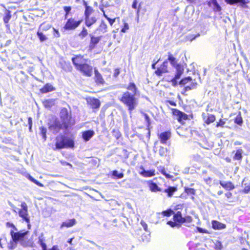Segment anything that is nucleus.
Listing matches in <instances>:
<instances>
[{"mask_svg": "<svg viewBox=\"0 0 250 250\" xmlns=\"http://www.w3.org/2000/svg\"><path fill=\"white\" fill-rule=\"evenodd\" d=\"M6 226L11 227L14 230H11L10 235L12 240L9 243H7V248L9 250L15 249L17 246L18 242H20V244L24 247H33L34 242L32 239H28L26 236L29 233L28 231H24L20 230L17 232H14V230L17 231L18 229L15 226L9 222L6 223Z\"/></svg>", "mask_w": 250, "mask_h": 250, "instance_id": "f257e3e1", "label": "nucleus"}, {"mask_svg": "<svg viewBox=\"0 0 250 250\" xmlns=\"http://www.w3.org/2000/svg\"><path fill=\"white\" fill-rule=\"evenodd\" d=\"M135 96V95L132 94L131 92L125 91L119 99L120 101L127 107L130 112H131L138 105V101Z\"/></svg>", "mask_w": 250, "mask_h": 250, "instance_id": "f03ea898", "label": "nucleus"}, {"mask_svg": "<svg viewBox=\"0 0 250 250\" xmlns=\"http://www.w3.org/2000/svg\"><path fill=\"white\" fill-rule=\"evenodd\" d=\"M74 141L70 138L60 135L56 137V148L62 149L64 147H72Z\"/></svg>", "mask_w": 250, "mask_h": 250, "instance_id": "7ed1b4c3", "label": "nucleus"}, {"mask_svg": "<svg viewBox=\"0 0 250 250\" xmlns=\"http://www.w3.org/2000/svg\"><path fill=\"white\" fill-rule=\"evenodd\" d=\"M61 118L65 127H67L71 125L70 120L71 117L68 115V112L66 108H62L60 112Z\"/></svg>", "mask_w": 250, "mask_h": 250, "instance_id": "20e7f679", "label": "nucleus"}, {"mask_svg": "<svg viewBox=\"0 0 250 250\" xmlns=\"http://www.w3.org/2000/svg\"><path fill=\"white\" fill-rule=\"evenodd\" d=\"M47 33V24L42 23L41 24L37 32V36L41 42H43L46 40V35Z\"/></svg>", "mask_w": 250, "mask_h": 250, "instance_id": "39448f33", "label": "nucleus"}, {"mask_svg": "<svg viewBox=\"0 0 250 250\" xmlns=\"http://www.w3.org/2000/svg\"><path fill=\"white\" fill-rule=\"evenodd\" d=\"M21 209L19 210V216L21 217L26 222L29 223V218L28 214V208L25 202H22L21 204Z\"/></svg>", "mask_w": 250, "mask_h": 250, "instance_id": "423d86ee", "label": "nucleus"}, {"mask_svg": "<svg viewBox=\"0 0 250 250\" xmlns=\"http://www.w3.org/2000/svg\"><path fill=\"white\" fill-rule=\"evenodd\" d=\"M81 21H76L73 19H69L67 20L64 28L67 30H73L77 28L81 23Z\"/></svg>", "mask_w": 250, "mask_h": 250, "instance_id": "0eeeda50", "label": "nucleus"}, {"mask_svg": "<svg viewBox=\"0 0 250 250\" xmlns=\"http://www.w3.org/2000/svg\"><path fill=\"white\" fill-rule=\"evenodd\" d=\"M92 67L89 64L85 63L77 70L80 71L83 75L87 77H90L92 75Z\"/></svg>", "mask_w": 250, "mask_h": 250, "instance_id": "6e6552de", "label": "nucleus"}, {"mask_svg": "<svg viewBox=\"0 0 250 250\" xmlns=\"http://www.w3.org/2000/svg\"><path fill=\"white\" fill-rule=\"evenodd\" d=\"M172 110L173 115L177 117V119L179 122L182 123L183 120H186L188 119V115L179 110L172 109Z\"/></svg>", "mask_w": 250, "mask_h": 250, "instance_id": "1a4fd4ad", "label": "nucleus"}, {"mask_svg": "<svg viewBox=\"0 0 250 250\" xmlns=\"http://www.w3.org/2000/svg\"><path fill=\"white\" fill-rule=\"evenodd\" d=\"M72 61L77 69L79 68V66L81 67L82 65L84 64L86 62V61L83 58V57L81 56H77L76 57L73 58L72 59Z\"/></svg>", "mask_w": 250, "mask_h": 250, "instance_id": "9d476101", "label": "nucleus"}, {"mask_svg": "<svg viewBox=\"0 0 250 250\" xmlns=\"http://www.w3.org/2000/svg\"><path fill=\"white\" fill-rule=\"evenodd\" d=\"M170 137L171 132L170 131H166L161 133L159 136L160 141L162 144H166V142L169 139Z\"/></svg>", "mask_w": 250, "mask_h": 250, "instance_id": "9b49d317", "label": "nucleus"}, {"mask_svg": "<svg viewBox=\"0 0 250 250\" xmlns=\"http://www.w3.org/2000/svg\"><path fill=\"white\" fill-rule=\"evenodd\" d=\"M87 102L92 108H98L100 106V102L97 99L89 98Z\"/></svg>", "mask_w": 250, "mask_h": 250, "instance_id": "f8f14e48", "label": "nucleus"}, {"mask_svg": "<svg viewBox=\"0 0 250 250\" xmlns=\"http://www.w3.org/2000/svg\"><path fill=\"white\" fill-rule=\"evenodd\" d=\"M209 7H212L213 11L215 12H219L221 10V6L218 4L216 0H210L208 3Z\"/></svg>", "mask_w": 250, "mask_h": 250, "instance_id": "ddd939ff", "label": "nucleus"}, {"mask_svg": "<svg viewBox=\"0 0 250 250\" xmlns=\"http://www.w3.org/2000/svg\"><path fill=\"white\" fill-rule=\"evenodd\" d=\"M95 133L94 131L91 130H88L85 131L83 132L82 136L83 138L86 142L89 141L94 135Z\"/></svg>", "mask_w": 250, "mask_h": 250, "instance_id": "4468645a", "label": "nucleus"}, {"mask_svg": "<svg viewBox=\"0 0 250 250\" xmlns=\"http://www.w3.org/2000/svg\"><path fill=\"white\" fill-rule=\"evenodd\" d=\"M225 1L230 5L240 3L242 7H245V4L248 2V0H225Z\"/></svg>", "mask_w": 250, "mask_h": 250, "instance_id": "2eb2a0df", "label": "nucleus"}, {"mask_svg": "<svg viewBox=\"0 0 250 250\" xmlns=\"http://www.w3.org/2000/svg\"><path fill=\"white\" fill-rule=\"evenodd\" d=\"M61 128V125L58 122H55L54 125H50L49 127V130L54 133L59 132Z\"/></svg>", "mask_w": 250, "mask_h": 250, "instance_id": "dca6fc26", "label": "nucleus"}, {"mask_svg": "<svg viewBox=\"0 0 250 250\" xmlns=\"http://www.w3.org/2000/svg\"><path fill=\"white\" fill-rule=\"evenodd\" d=\"M212 228L215 229H221L226 228V225L217 221H212Z\"/></svg>", "mask_w": 250, "mask_h": 250, "instance_id": "f3484780", "label": "nucleus"}, {"mask_svg": "<svg viewBox=\"0 0 250 250\" xmlns=\"http://www.w3.org/2000/svg\"><path fill=\"white\" fill-rule=\"evenodd\" d=\"M126 88L127 90L131 91V93L132 94H134L135 95H137L138 92V88L134 83H130L128 85L127 87H126Z\"/></svg>", "mask_w": 250, "mask_h": 250, "instance_id": "a211bd4d", "label": "nucleus"}, {"mask_svg": "<svg viewBox=\"0 0 250 250\" xmlns=\"http://www.w3.org/2000/svg\"><path fill=\"white\" fill-rule=\"evenodd\" d=\"M176 73L175 76V79H179L183 73L184 68L182 66L177 64L176 66Z\"/></svg>", "mask_w": 250, "mask_h": 250, "instance_id": "6ab92c4d", "label": "nucleus"}, {"mask_svg": "<svg viewBox=\"0 0 250 250\" xmlns=\"http://www.w3.org/2000/svg\"><path fill=\"white\" fill-rule=\"evenodd\" d=\"M76 223V221L75 219H72L70 220H68L65 222L62 223L61 225V228H62L63 227H65L67 228H69L73 226Z\"/></svg>", "mask_w": 250, "mask_h": 250, "instance_id": "aec40b11", "label": "nucleus"}, {"mask_svg": "<svg viewBox=\"0 0 250 250\" xmlns=\"http://www.w3.org/2000/svg\"><path fill=\"white\" fill-rule=\"evenodd\" d=\"M142 169L143 170L140 172V174L144 177H151L155 175L154 170H146L143 167Z\"/></svg>", "mask_w": 250, "mask_h": 250, "instance_id": "412c9836", "label": "nucleus"}, {"mask_svg": "<svg viewBox=\"0 0 250 250\" xmlns=\"http://www.w3.org/2000/svg\"><path fill=\"white\" fill-rule=\"evenodd\" d=\"M95 74L96 82L100 84H104V80L101 75L99 73V72L96 69H95Z\"/></svg>", "mask_w": 250, "mask_h": 250, "instance_id": "4be33fe9", "label": "nucleus"}, {"mask_svg": "<svg viewBox=\"0 0 250 250\" xmlns=\"http://www.w3.org/2000/svg\"><path fill=\"white\" fill-rule=\"evenodd\" d=\"M183 218L180 211H177L173 216L174 220L180 223H183Z\"/></svg>", "mask_w": 250, "mask_h": 250, "instance_id": "5701e85b", "label": "nucleus"}, {"mask_svg": "<svg viewBox=\"0 0 250 250\" xmlns=\"http://www.w3.org/2000/svg\"><path fill=\"white\" fill-rule=\"evenodd\" d=\"M11 18V15L10 14V11L9 10H7L5 13V15L3 18V21L5 24H6V26L7 27H9V25L8 24L9 20Z\"/></svg>", "mask_w": 250, "mask_h": 250, "instance_id": "b1692460", "label": "nucleus"}, {"mask_svg": "<svg viewBox=\"0 0 250 250\" xmlns=\"http://www.w3.org/2000/svg\"><path fill=\"white\" fill-rule=\"evenodd\" d=\"M150 190L152 192L161 191V188L158 187L156 184L151 182L149 185Z\"/></svg>", "mask_w": 250, "mask_h": 250, "instance_id": "393cba45", "label": "nucleus"}, {"mask_svg": "<svg viewBox=\"0 0 250 250\" xmlns=\"http://www.w3.org/2000/svg\"><path fill=\"white\" fill-rule=\"evenodd\" d=\"M177 190V188L173 187H169L165 189L164 192L167 194L169 197H171L173 193Z\"/></svg>", "mask_w": 250, "mask_h": 250, "instance_id": "a878e982", "label": "nucleus"}, {"mask_svg": "<svg viewBox=\"0 0 250 250\" xmlns=\"http://www.w3.org/2000/svg\"><path fill=\"white\" fill-rule=\"evenodd\" d=\"M38 243L42 247V250H47L46 240L44 238L42 237V236L39 237Z\"/></svg>", "mask_w": 250, "mask_h": 250, "instance_id": "bb28decb", "label": "nucleus"}, {"mask_svg": "<svg viewBox=\"0 0 250 250\" xmlns=\"http://www.w3.org/2000/svg\"><path fill=\"white\" fill-rule=\"evenodd\" d=\"M84 4L85 5V18H87L88 17H89V15L91 14V13L92 12V9L91 7L87 6L86 2L83 0Z\"/></svg>", "mask_w": 250, "mask_h": 250, "instance_id": "cd10ccee", "label": "nucleus"}, {"mask_svg": "<svg viewBox=\"0 0 250 250\" xmlns=\"http://www.w3.org/2000/svg\"><path fill=\"white\" fill-rule=\"evenodd\" d=\"M220 184L224 188L231 189L234 188V186L230 182H220Z\"/></svg>", "mask_w": 250, "mask_h": 250, "instance_id": "c85d7f7f", "label": "nucleus"}, {"mask_svg": "<svg viewBox=\"0 0 250 250\" xmlns=\"http://www.w3.org/2000/svg\"><path fill=\"white\" fill-rule=\"evenodd\" d=\"M96 19L95 17H88L85 18V24L87 26H91L92 24L95 23Z\"/></svg>", "mask_w": 250, "mask_h": 250, "instance_id": "c756f323", "label": "nucleus"}, {"mask_svg": "<svg viewBox=\"0 0 250 250\" xmlns=\"http://www.w3.org/2000/svg\"><path fill=\"white\" fill-rule=\"evenodd\" d=\"M243 152V151L241 149L237 150L235 154V155H234L233 158L235 160H241L242 157V154Z\"/></svg>", "mask_w": 250, "mask_h": 250, "instance_id": "7c9ffc66", "label": "nucleus"}, {"mask_svg": "<svg viewBox=\"0 0 250 250\" xmlns=\"http://www.w3.org/2000/svg\"><path fill=\"white\" fill-rule=\"evenodd\" d=\"M215 120V117L213 115L208 114L207 119L206 120L205 122L207 124H209L213 123Z\"/></svg>", "mask_w": 250, "mask_h": 250, "instance_id": "2f4dec72", "label": "nucleus"}, {"mask_svg": "<svg viewBox=\"0 0 250 250\" xmlns=\"http://www.w3.org/2000/svg\"><path fill=\"white\" fill-rule=\"evenodd\" d=\"M7 243V240L4 235L0 238V247L2 249L4 248V246Z\"/></svg>", "mask_w": 250, "mask_h": 250, "instance_id": "473e14b6", "label": "nucleus"}, {"mask_svg": "<svg viewBox=\"0 0 250 250\" xmlns=\"http://www.w3.org/2000/svg\"><path fill=\"white\" fill-rule=\"evenodd\" d=\"M167 152V148L163 146H160L159 149V154L161 156H164Z\"/></svg>", "mask_w": 250, "mask_h": 250, "instance_id": "72a5a7b5", "label": "nucleus"}, {"mask_svg": "<svg viewBox=\"0 0 250 250\" xmlns=\"http://www.w3.org/2000/svg\"><path fill=\"white\" fill-rule=\"evenodd\" d=\"M168 60L170 62L171 64L173 66H175L176 64V59L172 55V54L169 53Z\"/></svg>", "mask_w": 250, "mask_h": 250, "instance_id": "f704fd0d", "label": "nucleus"}, {"mask_svg": "<svg viewBox=\"0 0 250 250\" xmlns=\"http://www.w3.org/2000/svg\"><path fill=\"white\" fill-rule=\"evenodd\" d=\"M40 129L41 130V135L42 136V138L44 140V141H45L46 140V129L44 127H41L40 128Z\"/></svg>", "mask_w": 250, "mask_h": 250, "instance_id": "c9c22d12", "label": "nucleus"}, {"mask_svg": "<svg viewBox=\"0 0 250 250\" xmlns=\"http://www.w3.org/2000/svg\"><path fill=\"white\" fill-rule=\"evenodd\" d=\"M100 40V37H95L92 36L91 37V43L93 44V45H95L99 42Z\"/></svg>", "mask_w": 250, "mask_h": 250, "instance_id": "e433bc0d", "label": "nucleus"}, {"mask_svg": "<svg viewBox=\"0 0 250 250\" xmlns=\"http://www.w3.org/2000/svg\"><path fill=\"white\" fill-rule=\"evenodd\" d=\"M112 175L119 179L122 178L124 177V174L123 173H118V172L117 170L113 171Z\"/></svg>", "mask_w": 250, "mask_h": 250, "instance_id": "4c0bfd02", "label": "nucleus"}, {"mask_svg": "<svg viewBox=\"0 0 250 250\" xmlns=\"http://www.w3.org/2000/svg\"><path fill=\"white\" fill-rule=\"evenodd\" d=\"M191 80L192 79L190 77L185 78L181 80L180 82V84L184 85L186 84L188 82L191 81Z\"/></svg>", "mask_w": 250, "mask_h": 250, "instance_id": "58836bf2", "label": "nucleus"}, {"mask_svg": "<svg viewBox=\"0 0 250 250\" xmlns=\"http://www.w3.org/2000/svg\"><path fill=\"white\" fill-rule=\"evenodd\" d=\"M167 72V70L166 69V68H162L161 69L160 68H159L156 71L155 73L157 75H161L162 73H165Z\"/></svg>", "mask_w": 250, "mask_h": 250, "instance_id": "ea45409f", "label": "nucleus"}, {"mask_svg": "<svg viewBox=\"0 0 250 250\" xmlns=\"http://www.w3.org/2000/svg\"><path fill=\"white\" fill-rule=\"evenodd\" d=\"M191 157L193 160L195 161H199L201 159V156L198 154H193L191 155Z\"/></svg>", "mask_w": 250, "mask_h": 250, "instance_id": "a19ab883", "label": "nucleus"}, {"mask_svg": "<svg viewBox=\"0 0 250 250\" xmlns=\"http://www.w3.org/2000/svg\"><path fill=\"white\" fill-rule=\"evenodd\" d=\"M63 9L65 12V19H66L69 13L71 10V7L70 6H64Z\"/></svg>", "mask_w": 250, "mask_h": 250, "instance_id": "79ce46f5", "label": "nucleus"}, {"mask_svg": "<svg viewBox=\"0 0 250 250\" xmlns=\"http://www.w3.org/2000/svg\"><path fill=\"white\" fill-rule=\"evenodd\" d=\"M28 179L29 180H30L31 181H32V182H33V183H35L36 184H37V185H39L40 186H42V185L41 183H40L39 182H38L36 179H35L34 178H33L30 175H28Z\"/></svg>", "mask_w": 250, "mask_h": 250, "instance_id": "37998d69", "label": "nucleus"}, {"mask_svg": "<svg viewBox=\"0 0 250 250\" xmlns=\"http://www.w3.org/2000/svg\"><path fill=\"white\" fill-rule=\"evenodd\" d=\"M243 120L241 116H237L235 119V123L239 125H241Z\"/></svg>", "mask_w": 250, "mask_h": 250, "instance_id": "c03bdc74", "label": "nucleus"}, {"mask_svg": "<svg viewBox=\"0 0 250 250\" xmlns=\"http://www.w3.org/2000/svg\"><path fill=\"white\" fill-rule=\"evenodd\" d=\"M186 192L188 194H195V190L193 188H185Z\"/></svg>", "mask_w": 250, "mask_h": 250, "instance_id": "a18cd8bd", "label": "nucleus"}, {"mask_svg": "<svg viewBox=\"0 0 250 250\" xmlns=\"http://www.w3.org/2000/svg\"><path fill=\"white\" fill-rule=\"evenodd\" d=\"M163 214L164 216H170L172 214H174V213L171 210H168L163 212Z\"/></svg>", "mask_w": 250, "mask_h": 250, "instance_id": "49530a36", "label": "nucleus"}, {"mask_svg": "<svg viewBox=\"0 0 250 250\" xmlns=\"http://www.w3.org/2000/svg\"><path fill=\"white\" fill-rule=\"evenodd\" d=\"M102 10L103 11H104L103 9H102ZM104 12V17H105V18H106V19L108 21H109V23H110V25H111V26H112V25H113V24L114 23V22H115V19H110V18H108V17H107V16L105 14H104V12Z\"/></svg>", "mask_w": 250, "mask_h": 250, "instance_id": "de8ad7c7", "label": "nucleus"}, {"mask_svg": "<svg viewBox=\"0 0 250 250\" xmlns=\"http://www.w3.org/2000/svg\"><path fill=\"white\" fill-rule=\"evenodd\" d=\"M87 30L83 28L82 31L80 33L79 36H81L82 38H83L85 37L87 35Z\"/></svg>", "mask_w": 250, "mask_h": 250, "instance_id": "09e8293b", "label": "nucleus"}, {"mask_svg": "<svg viewBox=\"0 0 250 250\" xmlns=\"http://www.w3.org/2000/svg\"><path fill=\"white\" fill-rule=\"evenodd\" d=\"M192 220V218L190 216H188L183 218V223L185 222L190 223L191 222Z\"/></svg>", "mask_w": 250, "mask_h": 250, "instance_id": "8fccbe9b", "label": "nucleus"}, {"mask_svg": "<svg viewBox=\"0 0 250 250\" xmlns=\"http://www.w3.org/2000/svg\"><path fill=\"white\" fill-rule=\"evenodd\" d=\"M28 124L29 125V131L31 132L32 131V118L31 117H28Z\"/></svg>", "mask_w": 250, "mask_h": 250, "instance_id": "3c124183", "label": "nucleus"}, {"mask_svg": "<svg viewBox=\"0 0 250 250\" xmlns=\"http://www.w3.org/2000/svg\"><path fill=\"white\" fill-rule=\"evenodd\" d=\"M199 35H200L199 34H198L197 35H196L195 36H193V35H189L188 36L187 38L188 40H190V41H192V40L195 39L196 37H199Z\"/></svg>", "mask_w": 250, "mask_h": 250, "instance_id": "603ef678", "label": "nucleus"}, {"mask_svg": "<svg viewBox=\"0 0 250 250\" xmlns=\"http://www.w3.org/2000/svg\"><path fill=\"white\" fill-rule=\"evenodd\" d=\"M142 239L143 242H147L149 240V235H143L142 236Z\"/></svg>", "mask_w": 250, "mask_h": 250, "instance_id": "864d4df0", "label": "nucleus"}, {"mask_svg": "<svg viewBox=\"0 0 250 250\" xmlns=\"http://www.w3.org/2000/svg\"><path fill=\"white\" fill-rule=\"evenodd\" d=\"M244 191L246 193H248L250 192V184L248 185H245V187L244 189Z\"/></svg>", "mask_w": 250, "mask_h": 250, "instance_id": "5fc2aeb1", "label": "nucleus"}, {"mask_svg": "<svg viewBox=\"0 0 250 250\" xmlns=\"http://www.w3.org/2000/svg\"><path fill=\"white\" fill-rule=\"evenodd\" d=\"M129 29V26L127 23H125L124 24V27L122 29L121 31L123 33H125L127 30Z\"/></svg>", "mask_w": 250, "mask_h": 250, "instance_id": "6e6d98bb", "label": "nucleus"}, {"mask_svg": "<svg viewBox=\"0 0 250 250\" xmlns=\"http://www.w3.org/2000/svg\"><path fill=\"white\" fill-rule=\"evenodd\" d=\"M204 181L207 185H208L209 186L211 185L212 181H211V179L210 177H208L206 179H205Z\"/></svg>", "mask_w": 250, "mask_h": 250, "instance_id": "4d7b16f0", "label": "nucleus"}, {"mask_svg": "<svg viewBox=\"0 0 250 250\" xmlns=\"http://www.w3.org/2000/svg\"><path fill=\"white\" fill-rule=\"evenodd\" d=\"M167 224L170 225L171 227L173 228L175 226H179V225L177 224L175 222L172 221H168Z\"/></svg>", "mask_w": 250, "mask_h": 250, "instance_id": "13d9d810", "label": "nucleus"}, {"mask_svg": "<svg viewBox=\"0 0 250 250\" xmlns=\"http://www.w3.org/2000/svg\"><path fill=\"white\" fill-rule=\"evenodd\" d=\"M141 224L142 225V226L143 227L144 229L146 231H147V224L144 221H142L141 222Z\"/></svg>", "mask_w": 250, "mask_h": 250, "instance_id": "bf43d9fd", "label": "nucleus"}, {"mask_svg": "<svg viewBox=\"0 0 250 250\" xmlns=\"http://www.w3.org/2000/svg\"><path fill=\"white\" fill-rule=\"evenodd\" d=\"M120 72L119 69H118V68L115 69L114 70V75H113L114 77H117L119 75Z\"/></svg>", "mask_w": 250, "mask_h": 250, "instance_id": "052dcab7", "label": "nucleus"}, {"mask_svg": "<svg viewBox=\"0 0 250 250\" xmlns=\"http://www.w3.org/2000/svg\"><path fill=\"white\" fill-rule=\"evenodd\" d=\"M55 90V88L52 85H49L48 83V92Z\"/></svg>", "mask_w": 250, "mask_h": 250, "instance_id": "680f3d73", "label": "nucleus"}, {"mask_svg": "<svg viewBox=\"0 0 250 250\" xmlns=\"http://www.w3.org/2000/svg\"><path fill=\"white\" fill-rule=\"evenodd\" d=\"M167 61H165L164 62H163V64L162 65H161V66L160 67L161 69H162V68H166V69L167 70Z\"/></svg>", "mask_w": 250, "mask_h": 250, "instance_id": "e2e57ef3", "label": "nucleus"}, {"mask_svg": "<svg viewBox=\"0 0 250 250\" xmlns=\"http://www.w3.org/2000/svg\"><path fill=\"white\" fill-rule=\"evenodd\" d=\"M143 115H144L145 116V119H146V121L147 122V123L149 124V121H150V119H149V118L148 117V116L145 113H143Z\"/></svg>", "mask_w": 250, "mask_h": 250, "instance_id": "0e129e2a", "label": "nucleus"}, {"mask_svg": "<svg viewBox=\"0 0 250 250\" xmlns=\"http://www.w3.org/2000/svg\"><path fill=\"white\" fill-rule=\"evenodd\" d=\"M137 0H134L132 5V7L134 9H136L137 8Z\"/></svg>", "mask_w": 250, "mask_h": 250, "instance_id": "69168bd1", "label": "nucleus"}, {"mask_svg": "<svg viewBox=\"0 0 250 250\" xmlns=\"http://www.w3.org/2000/svg\"><path fill=\"white\" fill-rule=\"evenodd\" d=\"M191 89H192V87L190 86H187L185 87L184 88V90H185L184 93H185L186 92H187L188 90H190Z\"/></svg>", "mask_w": 250, "mask_h": 250, "instance_id": "338daca9", "label": "nucleus"}, {"mask_svg": "<svg viewBox=\"0 0 250 250\" xmlns=\"http://www.w3.org/2000/svg\"><path fill=\"white\" fill-rule=\"evenodd\" d=\"M48 250H60L57 246H54L51 249Z\"/></svg>", "mask_w": 250, "mask_h": 250, "instance_id": "774afa93", "label": "nucleus"}]
</instances>
